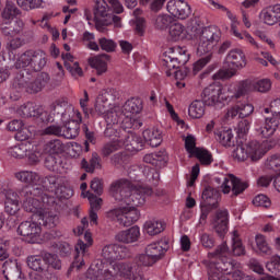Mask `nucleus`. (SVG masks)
Instances as JSON below:
<instances>
[{
	"mask_svg": "<svg viewBox=\"0 0 280 280\" xmlns=\"http://www.w3.org/2000/svg\"><path fill=\"white\" fill-rule=\"evenodd\" d=\"M167 12L175 19H189L191 15V7L185 0H171L166 5Z\"/></svg>",
	"mask_w": 280,
	"mask_h": 280,
	"instance_id": "dca6fc26",
	"label": "nucleus"
},
{
	"mask_svg": "<svg viewBox=\"0 0 280 280\" xmlns=\"http://www.w3.org/2000/svg\"><path fill=\"white\" fill-rule=\"evenodd\" d=\"M33 220H37V222H40L47 229H55L58 225V215L43 213L40 206L37 208V212H33Z\"/></svg>",
	"mask_w": 280,
	"mask_h": 280,
	"instance_id": "393cba45",
	"label": "nucleus"
},
{
	"mask_svg": "<svg viewBox=\"0 0 280 280\" xmlns=\"http://www.w3.org/2000/svg\"><path fill=\"white\" fill-rule=\"evenodd\" d=\"M21 209V206L19 205V198L12 190H9L7 194V200L4 202V211L5 213H9V215H16Z\"/></svg>",
	"mask_w": 280,
	"mask_h": 280,
	"instance_id": "c756f323",
	"label": "nucleus"
},
{
	"mask_svg": "<svg viewBox=\"0 0 280 280\" xmlns=\"http://www.w3.org/2000/svg\"><path fill=\"white\" fill-rule=\"evenodd\" d=\"M201 198L203 200V205H209L210 207H218L220 192L211 187H208L203 190Z\"/></svg>",
	"mask_w": 280,
	"mask_h": 280,
	"instance_id": "e433bc0d",
	"label": "nucleus"
},
{
	"mask_svg": "<svg viewBox=\"0 0 280 280\" xmlns=\"http://www.w3.org/2000/svg\"><path fill=\"white\" fill-rule=\"evenodd\" d=\"M185 32V26L180 23H174L170 26L168 38L176 43L177 40L183 39V33Z\"/></svg>",
	"mask_w": 280,
	"mask_h": 280,
	"instance_id": "8fccbe9b",
	"label": "nucleus"
},
{
	"mask_svg": "<svg viewBox=\"0 0 280 280\" xmlns=\"http://www.w3.org/2000/svg\"><path fill=\"white\" fill-rule=\"evenodd\" d=\"M255 240H256V246L260 250V253H264L265 255H270V246L266 241V236L261 234H257Z\"/></svg>",
	"mask_w": 280,
	"mask_h": 280,
	"instance_id": "69168bd1",
	"label": "nucleus"
},
{
	"mask_svg": "<svg viewBox=\"0 0 280 280\" xmlns=\"http://www.w3.org/2000/svg\"><path fill=\"white\" fill-rule=\"evenodd\" d=\"M62 177L57 175H48L42 178V185L47 191H54L60 187V180Z\"/></svg>",
	"mask_w": 280,
	"mask_h": 280,
	"instance_id": "37998d69",
	"label": "nucleus"
},
{
	"mask_svg": "<svg viewBox=\"0 0 280 280\" xmlns=\"http://www.w3.org/2000/svg\"><path fill=\"white\" fill-rule=\"evenodd\" d=\"M46 152L52 155H60L65 152V143L60 139H54L47 142Z\"/></svg>",
	"mask_w": 280,
	"mask_h": 280,
	"instance_id": "de8ad7c7",
	"label": "nucleus"
},
{
	"mask_svg": "<svg viewBox=\"0 0 280 280\" xmlns=\"http://www.w3.org/2000/svg\"><path fill=\"white\" fill-rule=\"evenodd\" d=\"M86 198L90 202V211H100L102 209V205L104 200L102 198L95 196L93 192L88 191L86 192Z\"/></svg>",
	"mask_w": 280,
	"mask_h": 280,
	"instance_id": "4d7b16f0",
	"label": "nucleus"
},
{
	"mask_svg": "<svg viewBox=\"0 0 280 280\" xmlns=\"http://www.w3.org/2000/svg\"><path fill=\"white\" fill-rule=\"evenodd\" d=\"M222 88L220 85H209L205 88L201 93V102L207 106H212V108H222L224 102H222Z\"/></svg>",
	"mask_w": 280,
	"mask_h": 280,
	"instance_id": "4468645a",
	"label": "nucleus"
},
{
	"mask_svg": "<svg viewBox=\"0 0 280 280\" xmlns=\"http://www.w3.org/2000/svg\"><path fill=\"white\" fill-rule=\"evenodd\" d=\"M42 222H36V220L31 221H24L22 222L18 228V233L22 235V237H25V242L28 244H36L38 240L40 238V229Z\"/></svg>",
	"mask_w": 280,
	"mask_h": 280,
	"instance_id": "f8f14e48",
	"label": "nucleus"
},
{
	"mask_svg": "<svg viewBox=\"0 0 280 280\" xmlns=\"http://www.w3.org/2000/svg\"><path fill=\"white\" fill-rule=\"evenodd\" d=\"M245 150L247 152V159L253 163H257V161L264 156V149L261 148V143L257 140H252L245 143Z\"/></svg>",
	"mask_w": 280,
	"mask_h": 280,
	"instance_id": "bb28decb",
	"label": "nucleus"
},
{
	"mask_svg": "<svg viewBox=\"0 0 280 280\" xmlns=\"http://www.w3.org/2000/svg\"><path fill=\"white\" fill-rule=\"evenodd\" d=\"M93 14L96 30L104 32V27H108V23H110V7L106 0H95Z\"/></svg>",
	"mask_w": 280,
	"mask_h": 280,
	"instance_id": "9b49d317",
	"label": "nucleus"
},
{
	"mask_svg": "<svg viewBox=\"0 0 280 280\" xmlns=\"http://www.w3.org/2000/svg\"><path fill=\"white\" fill-rule=\"evenodd\" d=\"M65 68L73 78H82L84 75V72L82 71V68L80 67V63L78 61L71 63V62H65Z\"/></svg>",
	"mask_w": 280,
	"mask_h": 280,
	"instance_id": "e2e57ef3",
	"label": "nucleus"
},
{
	"mask_svg": "<svg viewBox=\"0 0 280 280\" xmlns=\"http://www.w3.org/2000/svg\"><path fill=\"white\" fill-rule=\"evenodd\" d=\"M270 117H265L264 120L258 119L255 122V131L262 139H270L280 126V98L270 103Z\"/></svg>",
	"mask_w": 280,
	"mask_h": 280,
	"instance_id": "423d86ee",
	"label": "nucleus"
},
{
	"mask_svg": "<svg viewBox=\"0 0 280 280\" xmlns=\"http://www.w3.org/2000/svg\"><path fill=\"white\" fill-rule=\"evenodd\" d=\"M63 139H75L80 135V124H82V114L77 112V120L68 119L67 121H61Z\"/></svg>",
	"mask_w": 280,
	"mask_h": 280,
	"instance_id": "f3484780",
	"label": "nucleus"
},
{
	"mask_svg": "<svg viewBox=\"0 0 280 280\" xmlns=\"http://www.w3.org/2000/svg\"><path fill=\"white\" fill-rule=\"evenodd\" d=\"M144 231H147L148 235L154 236L159 235V233H163V231H165V226L161 221L151 220L145 222Z\"/></svg>",
	"mask_w": 280,
	"mask_h": 280,
	"instance_id": "49530a36",
	"label": "nucleus"
},
{
	"mask_svg": "<svg viewBox=\"0 0 280 280\" xmlns=\"http://www.w3.org/2000/svg\"><path fill=\"white\" fill-rule=\"evenodd\" d=\"M212 226L219 237L229 233V210H218L212 220Z\"/></svg>",
	"mask_w": 280,
	"mask_h": 280,
	"instance_id": "a211bd4d",
	"label": "nucleus"
},
{
	"mask_svg": "<svg viewBox=\"0 0 280 280\" xmlns=\"http://www.w3.org/2000/svg\"><path fill=\"white\" fill-rule=\"evenodd\" d=\"M71 113H73V105L65 100H59L51 104V114L59 115L61 121H69Z\"/></svg>",
	"mask_w": 280,
	"mask_h": 280,
	"instance_id": "6ab92c4d",
	"label": "nucleus"
},
{
	"mask_svg": "<svg viewBox=\"0 0 280 280\" xmlns=\"http://www.w3.org/2000/svg\"><path fill=\"white\" fill-rule=\"evenodd\" d=\"M27 266L28 268H31V270H34L35 272H47V265H45L43 254H40V256L27 257Z\"/></svg>",
	"mask_w": 280,
	"mask_h": 280,
	"instance_id": "f704fd0d",
	"label": "nucleus"
},
{
	"mask_svg": "<svg viewBox=\"0 0 280 280\" xmlns=\"http://www.w3.org/2000/svg\"><path fill=\"white\" fill-rule=\"evenodd\" d=\"M8 154L13 159H25L27 155V145L21 143L8 149Z\"/></svg>",
	"mask_w": 280,
	"mask_h": 280,
	"instance_id": "864d4df0",
	"label": "nucleus"
},
{
	"mask_svg": "<svg viewBox=\"0 0 280 280\" xmlns=\"http://www.w3.org/2000/svg\"><path fill=\"white\" fill-rule=\"evenodd\" d=\"M253 91H258V93H268L272 89V82L268 79H262L258 81H252Z\"/></svg>",
	"mask_w": 280,
	"mask_h": 280,
	"instance_id": "6e6d98bb",
	"label": "nucleus"
},
{
	"mask_svg": "<svg viewBox=\"0 0 280 280\" xmlns=\"http://www.w3.org/2000/svg\"><path fill=\"white\" fill-rule=\"evenodd\" d=\"M260 19L266 25H277L280 21V4L267 7L261 10Z\"/></svg>",
	"mask_w": 280,
	"mask_h": 280,
	"instance_id": "412c9836",
	"label": "nucleus"
},
{
	"mask_svg": "<svg viewBox=\"0 0 280 280\" xmlns=\"http://www.w3.org/2000/svg\"><path fill=\"white\" fill-rule=\"evenodd\" d=\"M23 30V21L18 20L7 26L1 28L3 36H5L9 40L10 38H14V36H19Z\"/></svg>",
	"mask_w": 280,
	"mask_h": 280,
	"instance_id": "473e14b6",
	"label": "nucleus"
},
{
	"mask_svg": "<svg viewBox=\"0 0 280 280\" xmlns=\"http://www.w3.org/2000/svg\"><path fill=\"white\" fill-rule=\"evenodd\" d=\"M140 215L139 210L130 205L107 212V218L116 220L120 226H132L139 220Z\"/></svg>",
	"mask_w": 280,
	"mask_h": 280,
	"instance_id": "6e6552de",
	"label": "nucleus"
},
{
	"mask_svg": "<svg viewBox=\"0 0 280 280\" xmlns=\"http://www.w3.org/2000/svg\"><path fill=\"white\" fill-rule=\"evenodd\" d=\"M187 60H189V57H187L186 55H179L178 57H174V55H167V52H165L163 66L168 71H172V69H180V67L187 65Z\"/></svg>",
	"mask_w": 280,
	"mask_h": 280,
	"instance_id": "cd10ccee",
	"label": "nucleus"
},
{
	"mask_svg": "<svg viewBox=\"0 0 280 280\" xmlns=\"http://www.w3.org/2000/svg\"><path fill=\"white\" fill-rule=\"evenodd\" d=\"M222 38V31L218 26H207L203 28L199 37V45L197 47V54L199 56H205L206 54H211L215 45L220 43Z\"/></svg>",
	"mask_w": 280,
	"mask_h": 280,
	"instance_id": "0eeeda50",
	"label": "nucleus"
},
{
	"mask_svg": "<svg viewBox=\"0 0 280 280\" xmlns=\"http://www.w3.org/2000/svg\"><path fill=\"white\" fill-rule=\"evenodd\" d=\"M267 167L273 170V172H280V154L271 155L267 160Z\"/></svg>",
	"mask_w": 280,
	"mask_h": 280,
	"instance_id": "774afa93",
	"label": "nucleus"
},
{
	"mask_svg": "<svg viewBox=\"0 0 280 280\" xmlns=\"http://www.w3.org/2000/svg\"><path fill=\"white\" fill-rule=\"evenodd\" d=\"M158 261L154 260L149 254L148 252H145L144 254H138L135 257V264L139 267V268H150L152 266H154V264H156Z\"/></svg>",
	"mask_w": 280,
	"mask_h": 280,
	"instance_id": "09e8293b",
	"label": "nucleus"
},
{
	"mask_svg": "<svg viewBox=\"0 0 280 280\" xmlns=\"http://www.w3.org/2000/svg\"><path fill=\"white\" fill-rule=\"evenodd\" d=\"M18 5L22 8V10H36V8H40L43 5V0H16Z\"/></svg>",
	"mask_w": 280,
	"mask_h": 280,
	"instance_id": "680f3d73",
	"label": "nucleus"
},
{
	"mask_svg": "<svg viewBox=\"0 0 280 280\" xmlns=\"http://www.w3.org/2000/svg\"><path fill=\"white\" fill-rule=\"evenodd\" d=\"M206 106L207 105L200 100L194 101L188 107L189 117H191L192 119H200L205 116Z\"/></svg>",
	"mask_w": 280,
	"mask_h": 280,
	"instance_id": "c9c22d12",
	"label": "nucleus"
},
{
	"mask_svg": "<svg viewBox=\"0 0 280 280\" xmlns=\"http://www.w3.org/2000/svg\"><path fill=\"white\" fill-rule=\"evenodd\" d=\"M233 159L240 163L248 160V153L246 152L245 144H238L232 153Z\"/></svg>",
	"mask_w": 280,
	"mask_h": 280,
	"instance_id": "0e129e2a",
	"label": "nucleus"
},
{
	"mask_svg": "<svg viewBox=\"0 0 280 280\" xmlns=\"http://www.w3.org/2000/svg\"><path fill=\"white\" fill-rule=\"evenodd\" d=\"M121 143L129 152H140V150H143L145 141L139 135L129 132L125 136Z\"/></svg>",
	"mask_w": 280,
	"mask_h": 280,
	"instance_id": "5701e85b",
	"label": "nucleus"
},
{
	"mask_svg": "<svg viewBox=\"0 0 280 280\" xmlns=\"http://www.w3.org/2000/svg\"><path fill=\"white\" fill-rule=\"evenodd\" d=\"M253 205L255 207H264L265 209H269V207L272 205L270 201V198L266 195H258L254 198Z\"/></svg>",
	"mask_w": 280,
	"mask_h": 280,
	"instance_id": "338daca9",
	"label": "nucleus"
},
{
	"mask_svg": "<svg viewBox=\"0 0 280 280\" xmlns=\"http://www.w3.org/2000/svg\"><path fill=\"white\" fill-rule=\"evenodd\" d=\"M51 80L49 73L40 72L34 80H30V77H25L22 73H18L11 82V91L13 93H30L34 95L36 93H40L43 89H45Z\"/></svg>",
	"mask_w": 280,
	"mask_h": 280,
	"instance_id": "7ed1b4c3",
	"label": "nucleus"
},
{
	"mask_svg": "<svg viewBox=\"0 0 280 280\" xmlns=\"http://www.w3.org/2000/svg\"><path fill=\"white\" fill-rule=\"evenodd\" d=\"M144 163H149L150 165H154L155 167L163 163V153L155 152V153H148L143 156Z\"/></svg>",
	"mask_w": 280,
	"mask_h": 280,
	"instance_id": "052dcab7",
	"label": "nucleus"
},
{
	"mask_svg": "<svg viewBox=\"0 0 280 280\" xmlns=\"http://www.w3.org/2000/svg\"><path fill=\"white\" fill-rule=\"evenodd\" d=\"M172 21H174V19H172V16L164 14V15H158L154 20H153V24L155 30H167L168 26L172 25Z\"/></svg>",
	"mask_w": 280,
	"mask_h": 280,
	"instance_id": "603ef678",
	"label": "nucleus"
},
{
	"mask_svg": "<svg viewBox=\"0 0 280 280\" xmlns=\"http://www.w3.org/2000/svg\"><path fill=\"white\" fill-rule=\"evenodd\" d=\"M110 60V55L101 54L89 59V65L92 69H95L96 75H104L108 71V61Z\"/></svg>",
	"mask_w": 280,
	"mask_h": 280,
	"instance_id": "aec40b11",
	"label": "nucleus"
},
{
	"mask_svg": "<svg viewBox=\"0 0 280 280\" xmlns=\"http://www.w3.org/2000/svg\"><path fill=\"white\" fill-rule=\"evenodd\" d=\"M142 137L145 143L150 144L151 148H159L163 143V133L159 129H145L142 132Z\"/></svg>",
	"mask_w": 280,
	"mask_h": 280,
	"instance_id": "c85d7f7f",
	"label": "nucleus"
},
{
	"mask_svg": "<svg viewBox=\"0 0 280 280\" xmlns=\"http://www.w3.org/2000/svg\"><path fill=\"white\" fill-rule=\"evenodd\" d=\"M121 145H124V143H121V141L119 140H113L110 142L105 143L101 149V154L103 159H108L110 154L119 152V150H121Z\"/></svg>",
	"mask_w": 280,
	"mask_h": 280,
	"instance_id": "58836bf2",
	"label": "nucleus"
},
{
	"mask_svg": "<svg viewBox=\"0 0 280 280\" xmlns=\"http://www.w3.org/2000/svg\"><path fill=\"white\" fill-rule=\"evenodd\" d=\"M102 257H104L106 261L110 262L128 259V257H130V250L124 245L109 244L103 247Z\"/></svg>",
	"mask_w": 280,
	"mask_h": 280,
	"instance_id": "2eb2a0df",
	"label": "nucleus"
},
{
	"mask_svg": "<svg viewBox=\"0 0 280 280\" xmlns=\"http://www.w3.org/2000/svg\"><path fill=\"white\" fill-rule=\"evenodd\" d=\"M128 153L117 152L109 158V163L116 170H120V167L128 165Z\"/></svg>",
	"mask_w": 280,
	"mask_h": 280,
	"instance_id": "c03bdc74",
	"label": "nucleus"
},
{
	"mask_svg": "<svg viewBox=\"0 0 280 280\" xmlns=\"http://www.w3.org/2000/svg\"><path fill=\"white\" fill-rule=\"evenodd\" d=\"M20 66L30 67L33 71H43L47 66V54L43 50H26L19 58Z\"/></svg>",
	"mask_w": 280,
	"mask_h": 280,
	"instance_id": "1a4fd4ad",
	"label": "nucleus"
},
{
	"mask_svg": "<svg viewBox=\"0 0 280 280\" xmlns=\"http://www.w3.org/2000/svg\"><path fill=\"white\" fill-rule=\"evenodd\" d=\"M81 167L85 170V172L93 174L95 170H102V158H100L97 152H94L92 153L90 162H88L86 159L81 161Z\"/></svg>",
	"mask_w": 280,
	"mask_h": 280,
	"instance_id": "7c9ffc66",
	"label": "nucleus"
},
{
	"mask_svg": "<svg viewBox=\"0 0 280 280\" xmlns=\"http://www.w3.org/2000/svg\"><path fill=\"white\" fill-rule=\"evenodd\" d=\"M254 89L253 80H243L240 81L236 88V91L234 93L235 100H240V97H244V95H248V93H252Z\"/></svg>",
	"mask_w": 280,
	"mask_h": 280,
	"instance_id": "4c0bfd02",
	"label": "nucleus"
},
{
	"mask_svg": "<svg viewBox=\"0 0 280 280\" xmlns=\"http://www.w3.org/2000/svg\"><path fill=\"white\" fill-rule=\"evenodd\" d=\"M3 275L7 280H21V266L15 260H7L2 266Z\"/></svg>",
	"mask_w": 280,
	"mask_h": 280,
	"instance_id": "a878e982",
	"label": "nucleus"
},
{
	"mask_svg": "<svg viewBox=\"0 0 280 280\" xmlns=\"http://www.w3.org/2000/svg\"><path fill=\"white\" fill-rule=\"evenodd\" d=\"M211 58H212V55L207 54L206 57L200 58L199 60H197L192 65V75H198V73H200V71H202V69H205V67H207V65H209V62H211Z\"/></svg>",
	"mask_w": 280,
	"mask_h": 280,
	"instance_id": "13d9d810",
	"label": "nucleus"
},
{
	"mask_svg": "<svg viewBox=\"0 0 280 280\" xmlns=\"http://www.w3.org/2000/svg\"><path fill=\"white\" fill-rule=\"evenodd\" d=\"M170 245L165 241L151 243L145 247V252L156 261H161Z\"/></svg>",
	"mask_w": 280,
	"mask_h": 280,
	"instance_id": "4be33fe9",
	"label": "nucleus"
},
{
	"mask_svg": "<svg viewBox=\"0 0 280 280\" xmlns=\"http://www.w3.org/2000/svg\"><path fill=\"white\" fill-rule=\"evenodd\" d=\"M124 109L131 115H139L143 110V101L141 98H131L125 103Z\"/></svg>",
	"mask_w": 280,
	"mask_h": 280,
	"instance_id": "a18cd8bd",
	"label": "nucleus"
},
{
	"mask_svg": "<svg viewBox=\"0 0 280 280\" xmlns=\"http://www.w3.org/2000/svg\"><path fill=\"white\" fill-rule=\"evenodd\" d=\"M139 235H141V231L139 230V226L135 225L128 230L118 232L115 240L122 244H132L139 240Z\"/></svg>",
	"mask_w": 280,
	"mask_h": 280,
	"instance_id": "b1692460",
	"label": "nucleus"
},
{
	"mask_svg": "<svg viewBox=\"0 0 280 280\" xmlns=\"http://www.w3.org/2000/svg\"><path fill=\"white\" fill-rule=\"evenodd\" d=\"M194 156L198 159L201 165H211L213 163V155L206 149H196Z\"/></svg>",
	"mask_w": 280,
	"mask_h": 280,
	"instance_id": "3c124183",
	"label": "nucleus"
},
{
	"mask_svg": "<svg viewBox=\"0 0 280 280\" xmlns=\"http://www.w3.org/2000/svg\"><path fill=\"white\" fill-rule=\"evenodd\" d=\"M16 115H19V117H23L24 119H28L30 117H37L38 119H40V121H43V124L54 122V119L51 118V116H49V113L45 112L40 107L34 106L33 103H26L24 105H21L16 109Z\"/></svg>",
	"mask_w": 280,
	"mask_h": 280,
	"instance_id": "ddd939ff",
	"label": "nucleus"
},
{
	"mask_svg": "<svg viewBox=\"0 0 280 280\" xmlns=\"http://www.w3.org/2000/svg\"><path fill=\"white\" fill-rule=\"evenodd\" d=\"M214 183L221 184L223 194H231L232 198H236L240 194H244L248 189V183L235 177L234 175H229L221 177H214Z\"/></svg>",
	"mask_w": 280,
	"mask_h": 280,
	"instance_id": "9d476101",
	"label": "nucleus"
},
{
	"mask_svg": "<svg viewBox=\"0 0 280 280\" xmlns=\"http://www.w3.org/2000/svg\"><path fill=\"white\" fill-rule=\"evenodd\" d=\"M98 45L103 51L107 54H113L117 49V43L113 39H108L106 37H102L98 39Z\"/></svg>",
	"mask_w": 280,
	"mask_h": 280,
	"instance_id": "bf43d9fd",
	"label": "nucleus"
},
{
	"mask_svg": "<svg viewBox=\"0 0 280 280\" xmlns=\"http://www.w3.org/2000/svg\"><path fill=\"white\" fill-rule=\"evenodd\" d=\"M217 141L224 148L233 145V131L231 129L214 132Z\"/></svg>",
	"mask_w": 280,
	"mask_h": 280,
	"instance_id": "79ce46f5",
	"label": "nucleus"
},
{
	"mask_svg": "<svg viewBox=\"0 0 280 280\" xmlns=\"http://www.w3.org/2000/svg\"><path fill=\"white\" fill-rule=\"evenodd\" d=\"M45 167L49 170V172H60L62 166V158L60 155L49 154L45 159Z\"/></svg>",
	"mask_w": 280,
	"mask_h": 280,
	"instance_id": "a19ab883",
	"label": "nucleus"
},
{
	"mask_svg": "<svg viewBox=\"0 0 280 280\" xmlns=\"http://www.w3.org/2000/svg\"><path fill=\"white\" fill-rule=\"evenodd\" d=\"M21 14V10L16 8V4L12 2H7L5 8L2 11V19L10 21V19H14Z\"/></svg>",
	"mask_w": 280,
	"mask_h": 280,
	"instance_id": "5fc2aeb1",
	"label": "nucleus"
},
{
	"mask_svg": "<svg viewBox=\"0 0 280 280\" xmlns=\"http://www.w3.org/2000/svg\"><path fill=\"white\" fill-rule=\"evenodd\" d=\"M224 65L226 69H221L214 73V80H231V78L237 75V71L246 67V55L240 48L232 49L226 55Z\"/></svg>",
	"mask_w": 280,
	"mask_h": 280,
	"instance_id": "39448f33",
	"label": "nucleus"
},
{
	"mask_svg": "<svg viewBox=\"0 0 280 280\" xmlns=\"http://www.w3.org/2000/svg\"><path fill=\"white\" fill-rule=\"evenodd\" d=\"M14 176L16 180L26 185H32V183H38V180H40L38 173L32 171H20L14 173Z\"/></svg>",
	"mask_w": 280,
	"mask_h": 280,
	"instance_id": "72a5a7b5",
	"label": "nucleus"
},
{
	"mask_svg": "<svg viewBox=\"0 0 280 280\" xmlns=\"http://www.w3.org/2000/svg\"><path fill=\"white\" fill-rule=\"evenodd\" d=\"M114 271L103 266L89 268L86 272V280H110L115 276L122 277L124 279H132V262H117L112 266Z\"/></svg>",
	"mask_w": 280,
	"mask_h": 280,
	"instance_id": "20e7f679",
	"label": "nucleus"
},
{
	"mask_svg": "<svg viewBox=\"0 0 280 280\" xmlns=\"http://www.w3.org/2000/svg\"><path fill=\"white\" fill-rule=\"evenodd\" d=\"M42 258L44 259L45 266L54 268V270H60L62 268V261L56 254L43 252Z\"/></svg>",
	"mask_w": 280,
	"mask_h": 280,
	"instance_id": "ea45409f",
	"label": "nucleus"
},
{
	"mask_svg": "<svg viewBox=\"0 0 280 280\" xmlns=\"http://www.w3.org/2000/svg\"><path fill=\"white\" fill-rule=\"evenodd\" d=\"M14 194L18 200L23 202L24 211L27 213H38L40 202L47 207L56 203V198L45 194L38 186H24Z\"/></svg>",
	"mask_w": 280,
	"mask_h": 280,
	"instance_id": "f03ea898",
	"label": "nucleus"
},
{
	"mask_svg": "<svg viewBox=\"0 0 280 280\" xmlns=\"http://www.w3.org/2000/svg\"><path fill=\"white\" fill-rule=\"evenodd\" d=\"M109 194L117 202H133V207L145 205V196H152L154 191L150 187L140 186L132 191V182L120 178L113 182L109 186Z\"/></svg>",
	"mask_w": 280,
	"mask_h": 280,
	"instance_id": "f257e3e1",
	"label": "nucleus"
},
{
	"mask_svg": "<svg viewBox=\"0 0 280 280\" xmlns=\"http://www.w3.org/2000/svg\"><path fill=\"white\" fill-rule=\"evenodd\" d=\"M187 30L190 36L194 38H200L205 32V24L200 21V18H192L188 21Z\"/></svg>",
	"mask_w": 280,
	"mask_h": 280,
	"instance_id": "2f4dec72",
	"label": "nucleus"
}]
</instances>
